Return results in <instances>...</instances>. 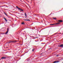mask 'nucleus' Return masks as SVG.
Instances as JSON below:
<instances>
[{
	"instance_id": "7ed1b4c3",
	"label": "nucleus",
	"mask_w": 63,
	"mask_h": 63,
	"mask_svg": "<svg viewBox=\"0 0 63 63\" xmlns=\"http://www.w3.org/2000/svg\"><path fill=\"white\" fill-rule=\"evenodd\" d=\"M12 42H14V43H16V41H14V42H13L12 41H11L9 42L8 43H12Z\"/></svg>"
},
{
	"instance_id": "0eeeda50",
	"label": "nucleus",
	"mask_w": 63,
	"mask_h": 63,
	"mask_svg": "<svg viewBox=\"0 0 63 63\" xmlns=\"http://www.w3.org/2000/svg\"><path fill=\"white\" fill-rule=\"evenodd\" d=\"M60 24V22H59V23H55V24Z\"/></svg>"
},
{
	"instance_id": "f8f14e48",
	"label": "nucleus",
	"mask_w": 63,
	"mask_h": 63,
	"mask_svg": "<svg viewBox=\"0 0 63 63\" xmlns=\"http://www.w3.org/2000/svg\"><path fill=\"white\" fill-rule=\"evenodd\" d=\"M59 22H62V20H59Z\"/></svg>"
},
{
	"instance_id": "f257e3e1",
	"label": "nucleus",
	"mask_w": 63,
	"mask_h": 63,
	"mask_svg": "<svg viewBox=\"0 0 63 63\" xmlns=\"http://www.w3.org/2000/svg\"><path fill=\"white\" fill-rule=\"evenodd\" d=\"M16 7L17 8V9H18V10H20V11H22V12L23 11V10L22 9L20 8L17 6H16Z\"/></svg>"
},
{
	"instance_id": "423d86ee",
	"label": "nucleus",
	"mask_w": 63,
	"mask_h": 63,
	"mask_svg": "<svg viewBox=\"0 0 63 63\" xmlns=\"http://www.w3.org/2000/svg\"><path fill=\"white\" fill-rule=\"evenodd\" d=\"M59 62L58 61H55V62H54V63H58V62Z\"/></svg>"
},
{
	"instance_id": "ddd939ff",
	"label": "nucleus",
	"mask_w": 63,
	"mask_h": 63,
	"mask_svg": "<svg viewBox=\"0 0 63 63\" xmlns=\"http://www.w3.org/2000/svg\"><path fill=\"white\" fill-rule=\"evenodd\" d=\"M26 20V21H30V20Z\"/></svg>"
},
{
	"instance_id": "4468645a",
	"label": "nucleus",
	"mask_w": 63,
	"mask_h": 63,
	"mask_svg": "<svg viewBox=\"0 0 63 63\" xmlns=\"http://www.w3.org/2000/svg\"><path fill=\"white\" fill-rule=\"evenodd\" d=\"M34 49H32V50L33 52V51H34Z\"/></svg>"
},
{
	"instance_id": "20e7f679",
	"label": "nucleus",
	"mask_w": 63,
	"mask_h": 63,
	"mask_svg": "<svg viewBox=\"0 0 63 63\" xmlns=\"http://www.w3.org/2000/svg\"><path fill=\"white\" fill-rule=\"evenodd\" d=\"M60 47H63V44H61L60 45Z\"/></svg>"
},
{
	"instance_id": "dca6fc26",
	"label": "nucleus",
	"mask_w": 63,
	"mask_h": 63,
	"mask_svg": "<svg viewBox=\"0 0 63 63\" xmlns=\"http://www.w3.org/2000/svg\"><path fill=\"white\" fill-rule=\"evenodd\" d=\"M54 24H50V25H54Z\"/></svg>"
},
{
	"instance_id": "f3484780",
	"label": "nucleus",
	"mask_w": 63,
	"mask_h": 63,
	"mask_svg": "<svg viewBox=\"0 0 63 63\" xmlns=\"http://www.w3.org/2000/svg\"><path fill=\"white\" fill-rule=\"evenodd\" d=\"M57 33H55L54 34V35H56V34H57Z\"/></svg>"
},
{
	"instance_id": "f03ea898",
	"label": "nucleus",
	"mask_w": 63,
	"mask_h": 63,
	"mask_svg": "<svg viewBox=\"0 0 63 63\" xmlns=\"http://www.w3.org/2000/svg\"><path fill=\"white\" fill-rule=\"evenodd\" d=\"M8 32H9V28H8L7 29V31L5 33V34H7L8 33Z\"/></svg>"
},
{
	"instance_id": "39448f33",
	"label": "nucleus",
	"mask_w": 63,
	"mask_h": 63,
	"mask_svg": "<svg viewBox=\"0 0 63 63\" xmlns=\"http://www.w3.org/2000/svg\"><path fill=\"white\" fill-rule=\"evenodd\" d=\"M6 57H2L1 58V59H6Z\"/></svg>"
},
{
	"instance_id": "1a4fd4ad",
	"label": "nucleus",
	"mask_w": 63,
	"mask_h": 63,
	"mask_svg": "<svg viewBox=\"0 0 63 63\" xmlns=\"http://www.w3.org/2000/svg\"><path fill=\"white\" fill-rule=\"evenodd\" d=\"M25 16H26V17H27V15H26V13H25Z\"/></svg>"
},
{
	"instance_id": "a211bd4d",
	"label": "nucleus",
	"mask_w": 63,
	"mask_h": 63,
	"mask_svg": "<svg viewBox=\"0 0 63 63\" xmlns=\"http://www.w3.org/2000/svg\"><path fill=\"white\" fill-rule=\"evenodd\" d=\"M2 59V58H1L0 59V60H1V59Z\"/></svg>"
},
{
	"instance_id": "2eb2a0df",
	"label": "nucleus",
	"mask_w": 63,
	"mask_h": 63,
	"mask_svg": "<svg viewBox=\"0 0 63 63\" xmlns=\"http://www.w3.org/2000/svg\"><path fill=\"white\" fill-rule=\"evenodd\" d=\"M22 24H24V23H22Z\"/></svg>"
},
{
	"instance_id": "6e6552de",
	"label": "nucleus",
	"mask_w": 63,
	"mask_h": 63,
	"mask_svg": "<svg viewBox=\"0 0 63 63\" xmlns=\"http://www.w3.org/2000/svg\"><path fill=\"white\" fill-rule=\"evenodd\" d=\"M4 19L5 21H6V22H7V19H6V18H4Z\"/></svg>"
},
{
	"instance_id": "9d476101",
	"label": "nucleus",
	"mask_w": 63,
	"mask_h": 63,
	"mask_svg": "<svg viewBox=\"0 0 63 63\" xmlns=\"http://www.w3.org/2000/svg\"><path fill=\"white\" fill-rule=\"evenodd\" d=\"M53 18L54 19H56V18L55 17H53Z\"/></svg>"
},
{
	"instance_id": "aec40b11",
	"label": "nucleus",
	"mask_w": 63,
	"mask_h": 63,
	"mask_svg": "<svg viewBox=\"0 0 63 63\" xmlns=\"http://www.w3.org/2000/svg\"><path fill=\"white\" fill-rule=\"evenodd\" d=\"M32 3V2L31 3V4Z\"/></svg>"
},
{
	"instance_id": "9b49d317",
	"label": "nucleus",
	"mask_w": 63,
	"mask_h": 63,
	"mask_svg": "<svg viewBox=\"0 0 63 63\" xmlns=\"http://www.w3.org/2000/svg\"><path fill=\"white\" fill-rule=\"evenodd\" d=\"M4 14L6 16H7V14L6 13H4Z\"/></svg>"
},
{
	"instance_id": "6ab92c4d",
	"label": "nucleus",
	"mask_w": 63,
	"mask_h": 63,
	"mask_svg": "<svg viewBox=\"0 0 63 63\" xmlns=\"http://www.w3.org/2000/svg\"><path fill=\"white\" fill-rule=\"evenodd\" d=\"M58 56V55L57 56Z\"/></svg>"
},
{
	"instance_id": "412c9836",
	"label": "nucleus",
	"mask_w": 63,
	"mask_h": 63,
	"mask_svg": "<svg viewBox=\"0 0 63 63\" xmlns=\"http://www.w3.org/2000/svg\"><path fill=\"white\" fill-rule=\"evenodd\" d=\"M50 15H51V14H50Z\"/></svg>"
}]
</instances>
